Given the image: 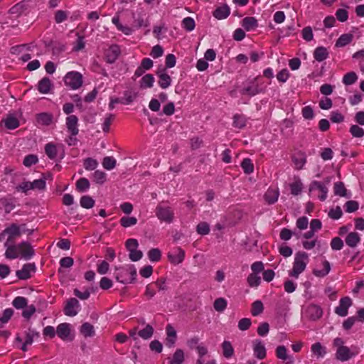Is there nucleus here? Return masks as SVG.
<instances>
[{"label": "nucleus", "instance_id": "nucleus-1", "mask_svg": "<svg viewBox=\"0 0 364 364\" xmlns=\"http://www.w3.org/2000/svg\"><path fill=\"white\" fill-rule=\"evenodd\" d=\"M5 251V257L9 259H15L17 258L30 259L34 255V250L28 241H22L18 244L14 243L6 247Z\"/></svg>", "mask_w": 364, "mask_h": 364}, {"label": "nucleus", "instance_id": "nucleus-2", "mask_svg": "<svg viewBox=\"0 0 364 364\" xmlns=\"http://www.w3.org/2000/svg\"><path fill=\"white\" fill-rule=\"evenodd\" d=\"M344 341L341 338H336L333 341V346L336 348V358L337 360L345 362L355 357L359 351L357 346L349 348L344 345Z\"/></svg>", "mask_w": 364, "mask_h": 364}, {"label": "nucleus", "instance_id": "nucleus-3", "mask_svg": "<svg viewBox=\"0 0 364 364\" xmlns=\"http://www.w3.org/2000/svg\"><path fill=\"white\" fill-rule=\"evenodd\" d=\"M4 233L6 235L4 247H6L15 243L23 233L30 235L33 233V230L26 229L25 224L11 223L4 229Z\"/></svg>", "mask_w": 364, "mask_h": 364}, {"label": "nucleus", "instance_id": "nucleus-4", "mask_svg": "<svg viewBox=\"0 0 364 364\" xmlns=\"http://www.w3.org/2000/svg\"><path fill=\"white\" fill-rule=\"evenodd\" d=\"M309 262V255L304 251H299L294 255L292 268L288 272L289 277L298 279L299 275L306 269Z\"/></svg>", "mask_w": 364, "mask_h": 364}, {"label": "nucleus", "instance_id": "nucleus-5", "mask_svg": "<svg viewBox=\"0 0 364 364\" xmlns=\"http://www.w3.org/2000/svg\"><path fill=\"white\" fill-rule=\"evenodd\" d=\"M329 181L328 180L325 184L320 181H313L309 185V195L312 197H317L320 200L324 201L327 198L328 188L326 185Z\"/></svg>", "mask_w": 364, "mask_h": 364}, {"label": "nucleus", "instance_id": "nucleus-6", "mask_svg": "<svg viewBox=\"0 0 364 364\" xmlns=\"http://www.w3.org/2000/svg\"><path fill=\"white\" fill-rule=\"evenodd\" d=\"M136 271L133 265L118 269L117 280L123 284H129L134 281Z\"/></svg>", "mask_w": 364, "mask_h": 364}, {"label": "nucleus", "instance_id": "nucleus-7", "mask_svg": "<svg viewBox=\"0 0 364 364\" xmlns=\"http://www.w3.org/2000/svg\"><path fill=\"white\" fill-rule=\"evenodd\" d=\"M156 215L161 221L171 223L174 218V212L171 207L159 204L156 208Z\"/></svg>", "mask_w": 364, "mask_h": 364}, {"label": "nucleus", "instance_id": "nucleus-8", "mask_svg": "<svg viewBox=\"0 0 364 364\" xmlns=\"http://www.w3.org/2000/svg\"><path fill=\"white\" fill-rule=\"evenodd\" d=\"M64 82L70 89L77 90L82 85V76L76 71L68 72L64 77Z\"/></svg>", "mask_w": 364, "mask_h": 364}, {"label": "nucleus", "instance_id": "nucleus-9", "mask_svg": "<svg viewBox=\"0 0 364 364\" xmlns=\"http://www.w3.org/2000/svg\"><path fill=\"white\" fill-rule=\"evenodd\" d=\"M185 251L180 247L171 249L167 254L168 261L173 265L181 264L185 259Z\"/></svg>", "mask_w": 364, "mask_h": 364}, {"label": "nucleus", "instance_id": "nucleus-10", "mask_svg": "<svg viewBox=\"0 0 364 364\" xmlns=\"http://www.w3.org/2000/svg\"><path fill=\"white\" fill-rule=\"evenodd\" d=\"M186 344L188 347L197 351L198 355H205L208 353V347L204 343L200 341V338L197 336H193L188 339Z\"/></svg>", "mask_w": 364, "mask_h": 364}, {"label": "nucleus", "instance_id": "nucleus-11", "mask_svg": "<svg viewBox=\"0 0 364 364\" xmlns=\"http://www.w3.org/2000/svg\"><path fill=\"white\" fill-rule=\"evenodd\" d=\"M71 326L68 323H62L57 326L56 333L64 341H71L73 336L71 335Z\"/></svg>", "mask_w": 364, "mask_h": 364}, {"label": "nucleus", "instance_id": "nucleus-12", "mask_svg": "<svg viewBox=\"0 0 364 364\" xmlns=\"http://www.w3.org/2000/svg\"><path fill=\"white\" fill-rule=\"evenodd\" d=\"M80 309L79 301L75 298L69 299L64 307V314L68 316H75Z\"/></svg>", "mask_w": 364, "mask_h": 364}, {"label": "nucleus", "instance_id": "nucleus-13", "mask_svg": "<svg viewBox=\"0 0 364 364\" xmlns=\"http://www.w3.org/2000/svg\"><path fill=\"white\" fill-rule=\"evenodd\" d=\"M352 305V300L348 296L341 299L339 305L336 307L335 313L340 316H346L348 315V309Z\"/></svg>", "mask_w": 364, "mask_h": 364}, {"label": "nucleus", "instance_id": "nucleus-14", "mask_svg": "<svg viewBox=\"0 0 364 364\" xmlns=\"http://www.w3.org/2000/svg\"><path fill=\"white\" fill-rule=\"evenodd\" d=\"M306 316L311 320L316 321L323 315L322 309L316 304H310L305 309Z\"/></svg>", "mask_w": 364, "mask_h": 364}, {"label": "nucleus", "instance_id": "nucleus-15", "mask_svg": "<svg viewBox=\"0 0 364 364\" xmlns=\"http://www.w3.org/2000/svg\"><path fill=\"white\" fill-rule=\"evenodd\" d=\"M65 124L68 132L73 136H76L79 133L78 118L73 114H70L66 117Z\"/></svg>", "mask_w": 364, "mask_h": 364}, {"label": "nucleus", "instance_id": "nucleus-16", "mask_svg": "<svg viewBox=\"0 0 364 364\" xmlns=\"http://www.w3.org/2000/svg\"><path fill=\"white\" fill-rule=\"evenodd\" d=\"M252 348L254 352V355L259 359L262 360L265 358L267 355V350L264 346V343L259 339H256L252 343Z\"/></svg>", "mask_w": 364, "mask_h": 364}, {"label": "nucleus", "instance_id": "nucleus-17", "mask_svg": "<svg viewBox=\"0 0 364 364\" xmlns=\"http://www.w3.org/2000/svg\"><path fill=\"white\" fill-rule=\"evenodd\" d=\"M159 77L158 83L162 89H166L171 85V77L166 69H161L156 73Z\"/></svg>", "mask_w": 364, "mask_h": 364}, {"label": "nucleus", "instance_id": "nucleus-18", "mask_svg": "<svg viewBox=\"0 0 364 364\" xmlns=\"http://www.w3.org/2000/svg\"><path fill=\"white\" fill-rule=\"evenodd\" d=\"M112 23L116 26L119 31H121L126 36H130L134 32V28L128 25H124L120 22L119 16L118 14L112 18Z\"/></svg>", "mask_w": 364, "mask_h": 364}, {"label": "nucleus", "instance_id": "nucleus-19", "mask_svg": "<svg viewBox=\"0 0 364 364\" xmlns=\"http://www.w3.org/2000/svg\"><path fill=\"white\" fill-rule=\"evenodd\" d=\"M276 355L279 359L284 361L286 364H294V363L293 356L287 353V349L284 346H279L277 347Z\"/></svg>", "mask_w": 364, "mask_h": 364}, {"label": "nucleus", "instance_id": "nucleus-20", "mask_svg": "<svg viewBox=\"0 0 364 364\" xmlns=\"http://www.w3.org/2000/svg\"><path fill=\"white\" fill-rule=\"evenodd\" d=\"M35 265L33 264H26L22 269L16 272L17 277L21 279H27L31 277V272H34Z\"/></svg>", "mask_w": 364, "mask_h": 364}, {"label": "nucleus", "instance_id": "nucleus-21", "mask_svg": "<svg viewBox=\"0 0 364 364\" xmlns=\"http://www.w3.org/2000/svg\"><path fill=\"white\" fill-rule=\"evenodd\" d=\"M279 191L277 188H269L264 193V198L268 204H273L278 200Z\"/></svg>", "mask_w": 364, "mask_h": 364}, {"label": "nucleus", "instance_id": "nucleus-22", "mask_svg": "<svg viewBox=\"0 0 364 364\" xmlns=\"http://www.w3.org/2000/svg\"><path fill=\"white\" fill-rule=\"evenodd\" d=\"M119 53L120 50L118 46L112 45L109 46L105 53L107 61L109 63H114L118 58Z\"/></svg>", "mask_w": 364, "mask_h": 364}, {"label": "nucleus", "instance_id": "nucleus-23", "mask_svg": "<svg viewBox=\"0 0 364 364\" xmlns=\"http://www.w3.org/2000/svg\"><path fill=\"white\" fill-rule=\"evenodd\" d=\"M53 87L51 80L48 77L42 78L38 83V90L42 94H48Z\"/></svg>", "mask_w": 364, "mask_h": 364}, {"label": "nucleus", "instance_id": "nucleus-24", "mask_svg": "<svg viewBox=\"0 0 364 364\" xmlns=\"http://www.w3.org/2000/svg\"><path fill=\"white\" fill-rule=\"evenodd\" d=\"M241 25L245 31H250L255 30L258 27V22L255 17L247 16L242 19Z\"/></svg>", "mask_w": 364, "mask_h": 364}, {"label": "nucleus", "instance_id": "nucleus-25", "mask_svg": "<svg viewBox=\"0 0 364 364\" xmlns=\"http://www.w3.org/2000/svg\"><path fill=\"white\" fill-rule=\"evenodd\" d=\"M266 86L258 87V84L252 82L250 85L244 88L242 93L254 96L257 94L264 92Z\"/></svg>", "mask_w": 364, "mask_h": 364}, {"label": "nucleus", "instance_id": "nucleus-26", "mask_svg": "<svg viewBox=\"0 0 364 364\" xmlns=\"http://www.w3.org/2000/svg\"><path fill=\"white\" fill-rule=\"evenodd\" d=\"M331 271V264L330 263L324 260L321 263V268H316L313 270V274L317 277H326Z\"/></svg>", "mask_w": 364, "mask_h": 364}, {"label": "nucleus", "instance_id": "nucleus-27", "mask_svg": "<svg viewBox=\"0 0 364 364\" xmlns=\"http://www.w3.org/2000/svg\"><path fill=\"white\" fill-rule=\"evenodd\" d=\"M230 14L229 7L227 5L221 6L218 7L213 11V16L218 19L222 20L226 18Z\"/></svg>", "mask_w": 364, "mask_h": 364}, {"label": "nucleus", "instance_id": "nucleus-28", "mask_svg": "<svg viewBox=\"0 0 364 364\" xmlns=\"http://www.w3.org/2000/svg\"><path fill=\"white\" fill-rule=\"evenodd\" d=\"M166 341H167V346L168 347H173L176 343V331L174 329V328L168 324L167 325L166 328Z\"/></svg>", "mask_w": 364, "mask_h": 364}, {"label": "nucleus", "instance_id": "nucleus-29", "mask_svg": "<svg viewBox=\"0 0 364 364\" xmlns=\"http://www.w3.org/2000/svg\"><path fill=\"white\" fill-rule=\"evenodd\" d=\"M293 163L296 169H301L306 162V157L304 153H296L292 157Z\"/></svg>", "mask_w": 364, "mask_h": 364}, {"label": "nucleus", "instance_id": "nucleus-30", "mask_svg": "<svg viewBox=\"0 0 364 364\" xmlns=\"http://www.w3.org/2000/svg\"><path fill=\"white\" fill-rule=\"evenodd\" d=\"M311 350L312 353L317 358H323L326 354V348L322 346L321 343L317 342L311 345Z\"/></svg>", "mask_w": 364, "mask_h": 364}, {"label": "nucleus", "instance_id": "nucleus-31", "mask_svg": "<svg viewBox=\"0 0 364 364\" xmlns=\"http://www.w3.org/2000/svg\"><path fill=\"white\" fill-rule=\"evenodd\" d=\"M5 127L9 129H14L19 126L18 119L13 114L8 115L2 120Z\"/></svg>", "mask_w": 364, "mask_h": 364}, {"label": "nucleus", "instance_id": "nucleus-32", "mask_svg": "<svg viewBox=\"0 0 364 364\" xmlns=\"http://www.w3.org/2000/svg\"><path fill=\"white\" fill-rule=\"evenodd\" d=\"M222 353L223 355L229 359L234 355V348L231 344V343L228 341H225L221 344Z\"/></svg>", "mask_w": 364, "mask_h": 364}, {"label": "nucleus", "instance_id": "nucleus-33", "mask_svg": "<svg viewBox=\"0 0 364 364\" xmlns=\"http://www.w3.org/2000/svg\"><path fill=\"white\" fill-rule=\"evenodd\" d=\"M53 115L47 112H42L36 115V122L38 124L49 125L52 123Z\"/></svg>", "mask_w": 364, "mask_h": 364}, {"label": "nucleus", "instance_id": "nucleus-34", "mask_svg": "<svg viewBox=\"0 0 364 364\" xmlns=\"http://www.w3.org/2000/svg\"><path fill=\"white\" fill-rule=\"evenodd\" d=\"M328 57V52L325 47L320 46L315 49L314 52V58L316 60L321 62Z\"/></svg>", "mask_w": 364, "mask_h": 364}, {"label": "nucleus", "instance_id": "nucleus-35", "mask_svg": "<svg viewBox=\"0 0 364 364\" xmlns=\"http://www.w3.org/2000/svg\"><path fill=\"white\" fill-rule=\"evenodd\" d=\"M137 92L132 90H127L123 94V97L120 99V103L124 105L132 104L137 97Z\"/></svg>", "mask_w": 364, "mask_h": 364}, {"label": "nucleus", "instance_id": "nucleus-36", "mask_svg": "<svg viewBox=\"0 0 364 364\" xmlns=\"http://www.w3.org/2000/svg\"><path fill=\"white\" fill-rule=\"evenodd\" d=\"M360 238L358 233L350 232L346 237V243L350 247H355L360 242Z\"/></svg>", "mask_w": 364, "mask_h": 364}, {"label": "nucleus", "instance_id": "nucleus-37", "mask_svg": "<svg viewBox=\"0 0 364 364\" xmlns=\"http://www.w3.org/2000/svg\"><path fill=\"white\" fill-rule=\"evenodd\" d=\"M154 83V77L151 74H146L140 80V87L142 89L151 88Z\"/></svg>", "mask_w": 364, "mask_h": 364}, {"label": "nucleus", "instance_id": "nucleus-38", "mask_svg": "<svg viewBox=\"0 0 364 364\" xmlns=\"http://www.w3.org/2000/svg\"><path fill=\"white\" fill-rule=\"evenodd\" d=\"M291 193L294 196L300 194L303 189V183L299 178H295L294 181L290 183Z\"/></svg>", "mask_w": 364, "mask_h": 364}, {"label": "nucleus", "instance_id": "nucleus-39", "mask_svg": "<svg viewBox=\"0 0 364 364\" xmlns=\"http://www.w3.org/2000/svg\"><path fill=\"white\" fill-rule=\"evenodd\" d=\"M45 152L49 159H54L58 154V146L53 143H48L45 146Z\"/></svg>", "mask_w": 364, "mask_h": 364}, {"label": "nucleus", "instance_id": "nucleus-40", "mask_svg": "<svg viewBox=\"0 0 364 364\" xmlns=\"http://www.w3.org/2000/svg\"><path fill=\"white\" fill-rule=\"evenodd\" d=\"M353 36L351 33H345L341 35L336 43V47H343L353 41Z\"/></svg>", "mask_w": 364, "mask_h": 364}, {"label": "nucleus", "instance_id": "nucleus-41", "mask_svg": "<svg viewBox=\"0 0 364 364\" xmlns=\"http://www.w3.org/2000/svg\"><path fill=\"white\" fill-rule=\"evenodd\" d=\"M184 361V352L181 349H177L169 361V364H182Z\"/></svg>", "mask_w": 364, "mask_h": 364}, {"label": "nucleus", "instance_id": "nucleus-42", "mask_svg": "<svg viewBox=\"0 0 364 364\" xmlns=\"http://www.w3.org/2000/svg\"><path fill=\"white\" fill-rule=\"evenodd\" d=\"M153 333L154 328L149 324H147L143 329L138 332L139 336L144 340L149 339L153 336Z\"/></svg>", "mask_w": 364, "mask_h": 364}, {"label": "nucleus", "instance_id": "nucleus-43", "mask_svg": "<svg viewBox=\"0 0 364 364\" xmlns=\"http://www.w3.org/2000/svg\"><path fill=\"white\" fill-rule=\"evenodd\" d=\"M90 186V181L86 178H80L76 182V189L79 192H85L87 191Z\"/></svg>", "mask_w": 364, "mask_h": 364}, {"label": "nucleus", "instance_id": "nucleus-44", "mask_svg": "<svg viewBox=\"0 0 364 364\" xmlns=\"http://www.w3.org/2000/svg\"><path fill=\"white\" fill-rule=\"evenodd\" d=\"M196 364H217V363L208 352L207 354L198 355Z\"/></svg>", "mask_w": 364, "mask_h": 364}, {"label": "nucleus", "instance_id": "nucleus-45", "mask_svg": "<svg viewBox=\"0 0 364 364\" xmlns=\"http://www.w3.org/2000/svg\"><path fill=\"white\" fill-rule=\"evenodd\" d=\"M247 282L250 287H257L261 282V278L259 274L251 273L247 278Z\"/></svg>", "mask_w": 364, "mask_h": 364}, {"label": "nucleus", "instance_id": "nucleus-46", "mask_svg": "<svg viewBox=\"0 0 364 364\" xmlns=\"http://www.w3.org/2000/svg\"><path fill=\"white\" fill-rule=\"evenodd\" d=\"M80 203L82 208L90 209L95 205V201L90 196H83L80 198Z\"/></svg>", "mask_w": 364, "mask_h": 364}, {"label": "nucleus", "instance_id": "nucleus-47", "mask_svg": "<svg viewBox=\"0 0 364 364\" xmlns=\"http://www.w3.org/2000/svg\"><path fill=\"white\" fill-rule=\"evenodd\" d=\"M246 118L242 114H235L233 117V126L238 129H242L246 125Z\"/></svg>", "mask_w": 364, "mask_h": 364}, {"label": "nucleus", "instance_id": "nucleus-48", "mask_svg": "<svg viewBox=\"0 0 364 364\" xmlns=\"http://www.w3.org/2000/svg\"><path fill=\"white\" fill-rule=\"evenodd\" d=\"M349 132L353 137L362 138L364 136V129L357 124H353L349 129Z\"/></svg>", "mask_w": 364, "mask_h": 364}, {"label": "nucleus", "instance_id": "nucleus-49", "mask_svg": "<svg viewBox=\"0 0 364 364\" xmlns=\"http://www.w3.org/2000/svg\"><path fill=\"white\" fill-rule=\"evenodd\" d=\"M241 167L246 174H250L254 171V165L250 159H245L241 163Z\"/></svg>", "mask_w": 364, "mask_h": 364}, {"label": "nucleus", "instance_id": "nucleus-50", "mask_svg": "<svg viewBox=\"0 0 364 364\" xmlns=\"http://www.w3.org/2000/svg\"><path fill=\"white\" fill-rule=\"evenodd\" d=\"M117 161L112 156H106L103 159L102 161V166L106 170H112L116 166Z\"/></svg>", "mask_w": 364, "mask_h": 364}, {"label": "nucleus", "instance_id": "nucleus-51", "mask_svg": "<svg viewBox=\"0 0 364 364\" xmlns=\"http://www.w3.org/2000/svg\"><path fill=\"white\" fill-rule=\"evenodd\" d=\"M148 257L151 262H158L161 258V252L158 248H152L147 253Z\"/></svg>", "mask_w": 364, "mask_h": 364}, {"label": "nucleus", "instance_id": "nucleus-52", "mask_svg": "<svg viewBox=\"0 0 364 364\" xmlns=\"http://www.w3.org/2000/svg\"><path fill=\"white\" fill-rule=\"evenodd\" d=\"M14 314L12 309H6L4 311L3 314L0 316V328H2L11 318Z\"/></svg>", "mask_w": 364, "mask_h": 364}, {"label": "nucleus", "instance_id": "nucleus-53", "mask_svg": "<svg viewBox=\"0 0 364 364\" xmlns=\"http://www.w3.org/2000/svg\"><path fill=\"white\" fill-rule=\"evenodd\" d=\"M358 80V76L355 73L350 72L346 73L343 77V82L346 85H350L355 83Z\"/></svg>", "mask_w": 364, "mask_h": 364}, {"label": "nucleus", "instance_id": "nucleus-54", "mask_svg": "<svg viewBox=\"0 0 364 364\" xmlns=\"http://www.w3.org/2000/svg\"><path fill=\"white\" fill-rule=\"evenodd\" d=\"M137 219L135 217H122L120 219V225L124 228H129L135 225Z\"/></svg>", "mask_w": 364, "mask_h": 364}, {"label": "nucleus", "instance_id": "nucleus-55", "mask_svg": "<svg viewBox=\"0 0 364 364\" xmlns=\"http://www.w3.org/2000/svg\"><path fill=\"white\" fill-rule=\"evenodd\" d=\"M80 332L82 334H83L85 337H90L94 335V328L92 325H91L89 323H85L82 325L80 328Z\"/></svg>", "mask_w": 364, "mask_h": 364}, {"label": "nucleus", "instance_id": "nucleus-56", "mask_svg": "<svg viewBox=\"0 0 364 364\" xmlns=\"http://www.w3.org/2000/svg\"><path fill=\"white\" fill-rule=\"evenodd\" d=\"M215 311L221 312L227 307V301L224 298H218L213 304Z\"/></svg>", "mask_w": 364, "mask_h": 364}, {"label": "nucleus", "instance_id": "nucleus-57", "mask_svg": "<svg viewBox=\"0 0 364 364\" xmlns=\"http://www.w3.org/2000/svg\"><path fill=\"white\" fill-rule=\"evenodd\" d=\"M12 304L17 309H23L27 305V299L23 296H17L13 300Z\"/></svg>", "mask_w": 364, "mask_h": 364}, {"label": "nucleus", "instance_id": "nucleus-58", "mask_svg": "<svg viewBox=\"0 0 364 364\" xmlns=\"http://www.w3.org/2000/svg\"><path fill=\"white\" fill-rule=\"evenodd\" d=\"M264 309L263 304L260 301H255L252 305L251 313L253 316L260 314Z\"/></svg>", "mask_w": 364, "mask_h": 364}, {"label": "nucleus", "instance_id": "nucleus-59", "mask_svg": "<svg viewBox=\"0 0 364 364\" xmlns=\"http://www.w3.org/2000/svg\"><path fill=\"white\" fill-rule=\"evenodd\" d=\"M333 191L334 193L339 196H345L346 193V189L342 182L336 183L333 186Z\"/></svg>", "mask_w": 364, "mask_h": 364}, {"label": "nucleus", "instance_id": "nucleus-60", "mask_svg": "<svg viewBox=\"0 0 364 364\" xmlns=\"http://www.w3.org/2000/svg\"><path fill=\"white\" fill-rule=\"evenodd\" d=\"M196 231L201 235H208L210 232V226L207 223L201 222L197 225Z\"/></svg>", "mask_w": 364, "mask_h": 364}, {"label": "nucleus", "instance_id": "nucleus-61", "mask_svg": "<svg viewBox=\"0 0 364 364\" xmlns=\"http://www.w3.org/2000/svg\"><path fill=\"white\" fill-rule=\"evenodd\" d=\"M38 161V159L37 156L34 154H29L24 158L23 164L26 167H31V166L35 165Z\"/></svg>", "mask_w": 364, "mask_h": 364}, {"label": "nucleus", "instance_id": "nucleus-62", "mask_svg": "<svg viewBox=\"0 0 364 364\" xmlns=\"http://www.w3.org/2000/svg\"><path fill=\"white\" fill-rule=\"evenodd\" d=\"M182 26L188 31H191L194 29L196 24L192 18L186 17L183 20Z\"/></svg>", "mask_w": 364, "mask_h": 364}, {"label": "nucleus", "instance_id": "nucleus-63", "mask_svg": "<svg viewBox=\"0 0 364 364\" xmlns=\"http://www.w3.org/2000/svg\"><path fill=\"white\" fill-rule=\"evenodd\" d=\"M83 165L86 170L92 171L97 168L98 163L95 159L87 158L85 159Z\"/></svg>", "mask_w": 364, "mask_h": 364}, {"label": "nucleus", "instance_id": "nucleus-64", "mask_svg": "<svg viewBox=\"0 0 364 364\" xmlns=\"http://www.w3.org/2000/svg\"><path fill=\"white\" fill-rule=\"evenodd\" d=\"M330 245L333 250H341L343 247V242L340 237H336L331 240Z\"/></svg>", "mask_w": 364, "mask_h": 364}]
</instances>
